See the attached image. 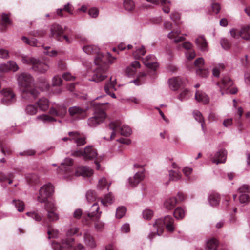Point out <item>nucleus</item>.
<instances>
[{
  "mask_svg": "<svg viewBox=\"0 0 250 250\" xmlns=\"http://www.w3.org/2000/svg\"><path fill=\"white\" fill-rule=\"evenodd\" d=\"M21 40L23 42L30 46H38V42L36 39L34 38H32L31 39H29L25 36H23L21 38Z\"/></svg>",
  "mask_w": 250,
  "mask_h": 250,
  "instance_id": "a19ab883",
  "label": "nucleus"
},
{
  "mask_svg": "<svg viewBox=\"0 0 250 250\" xmlns=\"http://www.w3.org/2000/svg\"><path fill=\"white\" fill-rule=\"evenodd\" d=\"M177 203V199L175 197L169 198L165 201L164 207L167 210H171L175 207Z\"/></svg>",
  "mask_w": 250,
  "mask_h": 250,
  "instance_id": "7c9ffc66",
  "label": "nucleus"
},
{
  "mask_svg": "<svg viewBox=\"0 0 250 250\" xmlns=\"http://www.w3.org/2000/svg\"><path fill=\"white\" fill-rule=\"evenodd\" d=\"M145 53L146 51L143 46H136L135 50L133 52V55L136 59H139Z\"/></svg>",
  "mask_w": 250,
  "mask_h": 250,
  "instance_id": "f704fd0d",
  "label": "nucleus"
},
{
  "mask_svg": "<svg viewBox=\"0 0 250 250\" xmlns=\"http://www.w3.org/2000/svg\"><path fill=\"white\" fill-rule=\"evenodd\" d=\"M36 104L39 109L42 111H45L49 108V102L46 98L42 97L40 98Z\"/></svg>",
  "mask_w": 250,
  "mask_h": 250,
  "instance_id": "5701e85b",
  "label": "nucleus"
},
{
  "mask_svg": "<svg viewBox=\"0 0 250 250\" xmlns=\"http://www.w3.org/2000/svg\"><path fill=\"white\" fill-rule=\"evenodd\" d=\"M47 234L48 235L49 239H50L51 237H56L58 234V231L53 229H48Z\"/></svg>",
  "mask_w": 250,
  "mask_h": 250,
  "instance_id": "0e129e2a",
  "label": "nucleus"
},
{
  "mask_svg": "<svg viewBox=\"0 0 250 250\" xmlns=\"http://www.w3.org/2000/svg\"><path fill=\"white\" fill-rule=\"evenodd\" d=\"M174 215L177 219H182L185 216V210L181 208H177L174 212Z\"/></svg>",
  "mask_w": 250,
  "mask_h": 250,
  "instance_id": "49530a36",
  "label": "nucleus"
},
{
  "mask_svg": "<svg viewBox=\"0 0 250 250\" xmlns=\"http://www.w3.org/2000/svg\"><path fill=\"white\" fill-rule=\"evenodd\" d=\"M144 174L143 172H137L133 177L128 179L129 186L132 188L135 187L140 182L143 180Z\"/></svg>",
  "mask_w": 250,
  "mask_h": 250,
  "instance_id": "a211bd4d",
  "label": "nucleus"
},
{
  "mask_svg": "<svg viewBox=\"0 0 250 250\" xmlns=\"http://www.w3.org/2000/svg\"><path fill=\"white\" fill-rule=\"evenodd\" d=\"M79 231V229L77 227H73L69 229L67 231V234L69 236L76 234Z\"/></svg>",
  "mask_w": 250,
  "mask_h": 250,
  "instance_id": "338daca9",
  "label": "nucleus"
},
{
  "mask_svg": "<svg viewBox=\"0 0 250 250\" xmlns=\"http://www.w3.org/2000/svg\"><path fill=\"white\" fill-rule=\"evenodd\" d=\"M108 130L111 131L109 137H104V139L107 140H112L114 139L117 133L119 132H120L121 135L125 136L129 135L131 132V130L128 125H122L121 123L119 121L111 122L108 125Z\"/></svg>",
  "mask_w": 250,
  "mask_h": 250,
  "instance_id": "7ed1b4c3",
  "label": "nucleus"
},
{
  "mask_svg": "<svg viewBox=\"0 0 250 250\" xmlns=\"http://www.w3.org/2000/svg\"><path fill=\"white\" fill-rule=\"evenodd\" d=\"M54 188L51 184L43 186L40 190L38 201L41 203L45 202L47 198L52 194Z\"/></svg>",
  "mask_w": 250,
  "mask_h": 250,
  "instance_id": "9d476101",
  "label": "nucleus"
},
{
  "mask_svg": "<svg viewBox=\"0 0 250 250\" xmlns=\"http://www.w3.org/2000/svg\"><path fill=\"white\" fill-rule=\"evenodd\" d=\"M86 199L89 203L94 202L96 199L95 192L93 190H88L86 193Z\"/></svg>",
  "mask_w": 250,
  "mask_h": 250,
  "instance_id": "a18cd8bd",
  "label": "nucleus"
},
{
  "mask_svg": "<svg viewBox=\"0 0 250 250\" xmlns=\"http://www.w3.org/2000/svg\"><path fill=\"white\" fill-rule=\"evenodd\" d=\"M106 117V114L105 111L100 107L96 109L94 116L88 119V125L91 127H95L104 122Z\"/></svg>",
  "mask_w": 250,
  "mask_h": 250,
  "instance_id": "0eeeda50",
  "label": "nucleus"
},
{
  "mask_svg": "<svg viewBox=\"0 0 250 250\" xmlns=\"http://www.w3.org/2000/svg\"><path fill=\"white\" fill-rule=\"evenodd\" d=\"M210 161L213 164L218 165L219 164L224 163L226 162L225 157H211Z\"/></svg>",
  "mask_w": 250,
  "mask_h": 250,
  "instance_id": "5fc2aeb1",
  "label": "nucleus"
},
{
  "mask_svg": "<svg viewBox=\"0 0 250 250\" xmlns=\"http://www.w3.org/2000/svg\"><path fill=\"white\" fill-rule=\"evenodd\" d=\"M196 73L199 76L203 78H206L208 75L209 71L208 69L199 68L197 69Z\"/></svg>",
  "mask_w": 250,
  "mask_h": 250,
  "instance_id": "864d4df0",
  "label": "nucleus"
},
{
  "mask_svg": "<svg viewBox=\"0 0 250 250\" xmlns=\"http://www.w3.org/2000/svg\"><path fill=\"white\" fill-rule=\"evenodd\" d=\"M25 111L27 114L33 115L37 113L38 108L35 105L28 104L26 106Z\"/></svg>",
  "mask_w": 250,
  "mask_h": 250,
  "instance_id": "4c0bfd02",
  "label": "nucleus"
},
{
  "mask_svg": "<svg viewBox=\"0 0 250 250\" xmlns=\"http://www.w3.org/2000/svg\"><path fill=\"white\" fill-rule=\"evenodd\" d=\"M36 118L38 120H41L44 123L56 122L57 121L55 118L52 117L46 114H42L41 115H39L37 116Z\"/></svg>",
  "mask_w": 250,
  "mask_h": 250,
  "instance_id": "58836bf2",
  "label": "nucleus"
},
{
  "mask_svg": "<svg viewBox=\"0 0 250 250\" xmlns=\"http://www.w3.org/2000/svg\"><path fill=\"white\" fill-rule=\"evenodd\" d=\"M206 245L208 249L213 250L217 248L218 242L216 239L212 238L208 240Z\"/></svg>",
  "mask_w": 250,
  "mask_h": 250,
  "instance_id": "37998d69",
  "label": "nucleus"
},
{
  "mask_svg": "<svg viewBox=\"0 0 250 250\" xmlns=\"http://www.w3.org/2000/svg\"><path fill=\"white\" fill-rule=\"evenodd\" d=\"M220 43L222 47L225 49H228L230 47V43L229 41L226 39H221Z\"/></svg>",
  "mask_w": 250,
  "mask_h": 250,
  "instance_id": "e2e57ef3",
  "label": "nucleus"
},
{
  "mask_svg": "<svg viewBox=\"0 0 250 250\" xmlns=\"http://www.w3.org/2000/svg\"><path fill=\"white\" fill-rule=\"evenodd\" d=\"M87 109L78 106L70 107L69 109V113L71 117L77 119H83L86 116Z\"/></svg>",
  "mask_w": 250,
  "mask_h": 250,
  "instance_id": "f8f14e48",
  "label": "nucleus"
},
{
  "mask_svg": "<svg viewBox=\"0 0 250 250\" xmlns=\"http://www.w3.org/2000/svg\"><path fill=\"white\" fill-rule=\"evenodd\" d=\"M76 176L82 175L83 177H90L93 174V171L91 168L87 167H78L75 173Z\"/></svg>",
  "mask_w": 250,
  "mask_h": 250,
  "instance_id": "6ab92c4d",
  "label": "nucleus"
},
{
  "mask_svg": "<svg viewBox=\"0 0 250 250\" xmlns=\"http://www.w3.org/2000/svg\"><path fill=\"white\" fill-rule=\"evenodd\" d=\"M87 158L89 159L90 160L93 161L95 164L96 165V169L97 170L100 169V163L101 162V160H100V157H86Z\"/></svg>",
  "mask_w": 250,
  "mask_h": 250,
  "instance_id": "680f3d73",
  "label": "nucleus"
},
{
  "mask_svg": "<svg viewBox=\"0 0 250 250\" xmlns=\"http://www.w3.org/2000/svg\"><path fill=\"white\" fill-rule=\"evenodd\" d=\"M84 239L85 244L90 248H92L96 247V243L93 237L88 231L85 232L84 233Z\"/></svg>",
  "mask_w": 250,
  "mask_h": 250,
  "instance_id": "cd10ccee",
  "label": "nucleus"
},
{
  "mask_svg": "<svg viewBox=\"0 0 250 250\" xmlns=\"http://www.w3.org/2000/svg\"><path fill=\"white\" fill-rule=\"evenodd\" d=\"M191 92L188 89L183 90L179 94L178 99L180 101H184L188 99L191 96Z\"/></svg>",
  "mask_w": 250,
  "mask_h": 250,
  "instance_id": "79ce46f5",
  "label": "nucleus"
},
{
  "mask_svg": "<svg viewBox=\"0 0 250 250\" xmlns=\"http://www.w3.org/2000/svg\"><path fill=\"white\" fill-rule=\"evenodd\" d=\"M111 185V183H108L106 181V179L104 177L101 178L98 182L97 187L99 189H103L106 187L107 188V189H108L109 186Z\"/></svg>",
  "mask_w": 250,
  "mask_h": 250,
  "instance_id": "c9c22d12",
  "label": "nucleus"
},
{
  "mask_svg": "<svg viewBox=\"0 0 250 250\" xmlns=\"http://www.w3.org/2000/svg\"><path fill=\"white\" fill-rule=\"evenodd\" d=\"M12 204L17 208L19 212H21L24 210L25 204L22 201L19 199H14L12 200Z\"/></svg>",
  "mask_w": 250,
  "mask_h": 250,
  "instance_id": "473e14b6",
  "label": "nucleus"
},
{
  "mask_svg": "<svg viewBox=\"0 0 250 250\" xmlns=\"http://www.w3.org/2000/svg\"><path fill=\"white\" fill-rule=\"evenodd\" d=\"M197 46L203 51L207 50V43L205 38L202 36L198 37L196 40Z\"/></svg>",
  "mask_w": 250,
  "mask_h": 250,
  "instance_id": "c85d7f7f",
  "label": "nucleus"
},
{
  "mask_svg": "<svg viewBox=\"0 0 250 250\" xmlns=\"http://www.w3.org/2000/svg\"><path fill=\"white\" fill-rule=\"evenodd\" d=\"M21 60L23 63L32 65L33 70L39 73H44L48 69L47 65L34 58L23 56Z\"/></svg>",
  "mask_w": 250,
  "mask_h": 250,
  "instance_id": "423d86ee",
  "label": "nucleus"
},
{
  "mask_svg": "<svg viewBox=\"0 0 250 250\" xmlns=\"http://www.w3.org/2000/svg\"><path fill=\"white\" fill-rule=\"evenodd\" d=\"M50 32L52 36L56 38L58 40H61L60 36L63 33L64 30L59 24H54L50 27Z\"/></svg>",
  "mask_w": 250,
  "mask_h": 250,
  "instance_id": "aec40b11",
  "label": "nucleus"
},
{
  "mask_svg": "<svg viewBox=\"0 0 250 250\" xmlns=\"http://www.w3.org/2000/svg\"><path fill=\"white\" fill-rule=\"evenodd\" d=\"M144 64L147 67L152 69L155 73L156 69L158 67L156 57L153 55H149L146 57L143 62Z\"/></svg>",
  "mask_w": 250,
  "mask_h": 250,
  "instance_id": "f3484780",
  "label": "nucleus"
},
{
  "mask_svg": "<svg viewBox=\"0 0 250 250\" xmlns=\"http://www.w3.org/2000/svg\"><path fill=\"white\" fill-rule=\"evenodd\" d=\"M116 83V80H115L114 81H111L109 83L106 84L104 86V90L105 92L113 98H116V95L114 93H111L110 91L112 90V89L114 88Z\"/></svg>",
  "mask_w": 250,
  "mask_h": 250,
  "instance_id": "2f4dec72",
  "label": "nucleus"
},
{
  "mask_svg": "<svg viewBox=\"0 0 250 250\" xmlns=\"http://www.w3.org/2000/svg\"><path fill=\"white\" fill-rule=\"evenodd\" d=\"M26 215L34 219L37 221H39L42 219V217L40 215H39L37 213H36V212H27Z\"/></svg>",
  "mask_w": 250,
  "mask_h": 250,
  "instance_id": "13d9d810",
  "label": "nucleus"
},
{
  "mask_svg": "<svg viewBox=\"0 0 250 250\" xmlns=\"http://www.w3.org/2000/svg\"><path fill=\"white\" fill-rule=\"evenodd\" d=\"M76 153L75 156H97L98 155L97 150L92 146H87L83 151H78Z\"/></svg>",
  "mask_w": 250,
  "mask_h": 250,
  "instance_id": "dca6fc26",
  "label": "nucleus"
},
{
  "mask_svg": "<svg viewBox=\"0 0 250 250\" xmlns=\"http://www.w3.org/2000/svg\"><path fill=\"white\" fill-rule=\"evenodd\" d=\"M83 49L88 54H97L94 62L97 67L93 69L89 81L99 82L104 80L107 77L105 72L108 68V64L105 62V57L99 52V48L96 46L86 45Z\"/></svg>",
  "mask_w": 250,
  "mask_h": 250,
  "instance_id": "f257e3e1",
  "label": "nucleus"
},
{
  "mask_svg": "<svg viewBox=\"0 0 250 250\" xmlns=\"http://www.w3.org/2000/svg\"><path fill=\"white\" fill-rule=\"evenodd\" d=\"M224 68V65L223 64H219L214 67L213 69L212 73L213 76L218 77L220 75V72Z\"/></svg>",
  "mask_w": 250,
  "mask_h": 250,
  "instance_id": "8fccbe9b",
  "label": "nucleus"
},
{
  "mask_svg": "<svg viewBox=\"0 0 250 250\" xmlns=\"http://www.w3.org/2000/svg\"><path fill=\"white\" fill-rule=\"evenodd\" d=\"M17 81L21 88L22 98L29 100V95L34 98H36L39 96V91L35 86L34 79L30 74L22 72L18 74Z\"/></svg>",
  "mask_w": 250,
  "mask_h": 250,
  "instance_id": "f03ea898",
  "label": "nucleus"
},
{
  "mask_svg": "<svg viewBox=\"0 0 250 250\" xmlns=\"http://www.w3.org/2000/svg\"><path fill=\"white\" fill-rule=\"evenodd\" d=\"M2 24L0 22V30L3 31L6 29V26L10 23V20L7 15L3 14L1 15Z\"/></svg>",
  "mask_w": 250,
  "mask_h": 250,
  "instance_id": "e433bc0d",
  "label": "nucleus"
},
{
  "mask_svg": "<svg viewBox=\"0 0 250 250\" xmlns=\"http://www.w3.org/2000/svg\"><path fill=\"white\" fill-rule=\"evenodd\" d=\"M72 163V160L70 157H66L64 162L61 163V166L60 168L61 171L59 172V173L64 178L68 179L73 175V171L70 167Z\"/></svg>",
  "mask_w": 250,
  "mask_h": 250,
  "instance_id": "1a4fd4ad",
  "label": "nucleus"
},
{
  "mask_svg": "<svg viewBox=\"0 0 250 250\" xmlns=\"http://www.w3.org/2000/svg\"><path fill=\"white\" fill-rule=\"evenodd\" d=\"M1 103L4 105H9L16 101V98L13 91L10 88H4L0 92Z\"/></svg>",
  "mask_w": 250,
  "mask_h": 250,
  "instance_id": "6e6552de",
  "label": "nucleus"
},
{
  "mask_svg": "<svg viewBox=\"0 0 250 250\" xmlns=\"http://www.w3.org/2000/svg\"><path fill=\"white\" fill-rule=\"evenodd\" d=\"M99 209V207L97 203H94L90 209L89 211L87 213L88 217L91 218L92 217L95 216L96 218H99L101 213L98 212Z\"/></svg>",
  "mask_w": 250,
  "mask_h": 250,
  "instance_id": "b1692460",
  "label": "nucleus"
},
{
  "mask_svg": "<svg viewBox=\"0 0 250 250\" xmlns=\"http://www.w3.org/2000/svg\"><path fill=\"white\" fill-rule=\"evenodd\" d=\"M124 6L125 8L128 11H132L135 8V4L132 0H124Z\"/></svg>",
  "mask_w": 250,
  "mask_h": 250,
  "instance_id": "c03bdc74",
  "label": "nucleus"
},
{
  "mask_svg": "<svg viewBox=\"0 0 250 250\" xmlns=\"http://www.w3.org/2000/svg\"><path fill=\"white\" fill-rule=\"evenodd\" d=\"M45 209L47 212V217L50 221H56L59 219V215L56 212L57 208L54 203L47 202L45 205Z\"/></svg>",
  "mask_w": 250,
  "mask_h": 250,
  "instance_id": "9b49d317",
  "label": "nucleus"
},
{
  "mask_svg": "<svg viewBox=\"0 0 250 250\" xmlns=\"http://www.w3.org/2000/svg\"><path fill=\"white\" fill-rule=\"evenodd\" d=\"M186 55L187 59L190 60L195 57V52L192 50H189L186 52Z\"/></svg>",
  "mask_w": 250,
  "mask_h": 250,
  "instance_id": "774afa93",
  "label": "nucleus"
},
{
  "mask_svg": "<svg viewBox=\"0 0 250 250\" xmlns=\"http://www.w3.org/2000/svg\"><path fill=\"white\" fill-rule=\"evenodd\" d=\"M195 99L199 102L202 103L204 104L209 102L208 96L202 91H197L195 93Z\"/></svg>",
  "mask_w": 250,
  "mask_h": 250,
  "instance_id": "a878e982",
  "label": "nucleus"
},
{
  "mask_svg": "<svg viewBox=\"0 0 250 250\" xmlns=\"http://www.w3.org/2000/svg\"><path fill=\"white\" fill-rule=\"evenodd\" d=\"M54 250H82L84 247L81 244H76L73 238L62 239L61 244L54 242L52 244Z\"/></svg>",
  "mask_w": 250,
  "mask_h": 250,
  "instance_id": "20e7f679",
  "label": "nucleus"
},
{
  "mask_svg": "<svg viewBox=\"0 0 250 250\" xmlns=\"http://www.w3.org/2000/svg\"><path fill=\"white\" fill-rule=\"evenodd\" d=\"M217 84L220 88L221 94L223 95L224 92L223 91L228 90L233 85V83L229 76H224L222 78L221 82L218 83Z\"/></svg>",
  "mask_w": 250,
  "mask_h": 250,
  "instance_id": "2eb2a0df",
  "label": "nucleus"
},
{
  "mask_svg": "<svg viewBox=\"0 0 250 250\" xmlns=\"http://www.w3.org/2000/svg\"><path fill=\"white\" fill-rule=\"evenodd\" d=\"M180 32L179 31H171L168 35V37L170 39H174V42L176 43L185 40V38L182 36H179Z\"/></svg>",
  "mask_w": 250,
  "mask_h": 250,
  "instance_id": "c756f323",
  "label": "nucleus"
},
{
  "mask_svg": "<svg viewBox=\"0 0 250 250\" xmlns=\"http://www.w3.org/2000/svg\"><path fill=\"white\" fill-rule=\"evenodd\" d=\"M88 13L91 17L95 18L98 15L99 11L96 8H92L89 9Z\"/></svg>",
  "mask_w": 250,
  "mask_h": 250,
  "instance_id": "69168bd1",
  "label": "nucleus"
},
{
  "mask_svg": "<svg viewBox=\"0 0 250 250\" xmlns=\"http://www.w3.org/2000/svg\"><path fill=\"white\" fill-rule=\"evenodd\" d=\"M160 3L163 6V11L166 13H168L170 12V8L168 6H167V4H171V2L168 0H161Z\"/></svg>",
  "mask_w": 250,
  "mask_h": 250,
  "instance_id": "3c124183",
  "label": "nucleus"
},
{
  "mask_svg": "<svg viewBox=\"0 0 250 250\" xmlns=\"http://www.w3.org/2000/svg\"><path fill=\"white\" fill-rule=\"evenodd\" d=\"M153 215V211L149 209H145L143 212V216L145 219H150Z\"/></svg>",
  "mask_w": 250,
  "mask_h": 250,
  "instance_id": "603ef678",
  "label": "nucleus"
},
{
  "mask_svg": "<svg viewBox=\"0 0 250 250\" xmlns=\"http://www.w3.org/2000/svg\"><path fill=\"white\" fill-rule=\"evenodd\" d=\"M182 83V81L180 77H174L168 80L169 86L173 91L178 90Z\"/></svg>",
  "mask_w": 250,
  "mask_h": 250,
  "instance_id": "4be33fe9",
  "label": "nucleus"
},
{
  "mask_svg": "<svg viewBox=\"0 0 250 250\" xmlns=\"http://www.w3.org/2000/svg\"><path fill=\"white\" fill-rule=\"evenodd\" d=\"M53 104L54 106L50 108L49 113L53 116L64 117L67 113L66 107L63 105L56 104L55 103Z\"/></svg>",
  "mask_w": 250,
  "mask_h": 250,
  "instance_id": "ddd939ff",
  "label": "nucleus"
},
{
  "mask_svg": "<svg viewBox=\"0 0 250 250\" xmlns=\"http://www.w3.org/2000/svg\"><path fill=\"white\" fill-rule=\"evenodd\" d=\"M113 201L114 198L110 193L105 195L104 198L101 200V202L104 206H106L111 204L113 202Z\"/></svg>",
  "mask_w": 250,
  "mask_h": 250,
  "instance_id": "ea45409f",
  "label": "nucleus"
},
{
  "mask_svg": "<svg viewBox=\"0 0 250 250\" xmlns=\"http://www.w3.org/2000/svg\"><path fill=\"white\" fill-rule=\"evenodd\" d=\"M173 222L172 217L169 215L166 216L163 219H157L154 224V227L157 229V234L160 235L162 234L165 226L168 231H173L174 229Z\"/></svg>",
  "mask_w": 250,
  "mask_h": 250,
  "instance_id": "39448f33",
  "label": "nucleus"
},
{
  "mask_svg": "<svg viewBox=\"0 0 250 250\" xmlns=\"http://www.w3.org/2000/svg\"><path fill=\"white\" fill-rule=\"evenodd\" d=\"M241 195L239 197V200L241 203L246 204L250 200L249 196L246 194L250 192V188L248 185H244L242 186L238 189Z\"/></svg>",
  "mask_w": 250,
  "mask_h": 250,
  "instance_id": "4468645a",
  "label": "nucleus"
},
{
  "mask_svg": "<svg viewBox=\"0 0 250 250\" xmlns=\"http://www.w3.org/2000/svg\"><path fill=\"white\" fill-rule=\"evenodd\" d=\"M62 80L61 77L58 75L55 76L52 79V85L59 86L62 84Z\"/></svg>",
  "mask_w": 250,
  "mask_h": 250,
  "instance_id": "4d7b16f0",
  "label": "nucleus"
},
{
  "mask_svg": "<svg viewBox=\"0 0 250 250\" xmlns=\"http://www.w3.org/2000/svg\"><path fill=\"white\" fill-rule=\"evenodd\" d=\"M140 63L137 61L133 62L130 66H128L125 71L126 74L128 77L134 76L136 73L137 69L140 67Z\"/></svg>",
  "mask_w": 250,
  "mask_h": 250,
  "instance_id": "412c9836",
  "label": "nucleus"
},
{
  "mask_svg": "<svg viewBox=\"0 0 250 250\" xmlns=\"http://www.w3.org/2000/svg\"><path fill=\"white\" fill-rule=\"evenodd\" d=\"M169 179L172 181H177L181 177V175L176 171L173 170H170L169 171Z\"/></svg>",
  "mask_w": 250,
  "mask_h": 250,
  "instance_id": "de8ad7c7",
  "label": "nucleus"
},
{
  "mask_svg": "<svg viewBox=\"0 0 250 250\" xmlns=\"http://www.w3.org/2000/svg\"><path fill=\"white\" fill-rule=\"evenodd\" d=\"M8 64L10 70L13 71L14 72L18 70L19 67L15 62L10 61L8 62Z\"/></svg>",
  "mask_w": 250,
  "mask_h": 250,
  "instance_id": "bf43d9fd",
  "label": "nucleus"
},
{
  "mask_svg": "<svg viewBox=\"0 0 250 250\" xmlns=\"http://www.w3.org/2000/svg\"><path fill=\"white\" fill-rule=\"evenodd\" d=\"M231 36L234 39H239L240 37V30L233 28L230 30Z\"/></svg>",
  "mask_w": 250,
  "mask_h": 250,
  "instance_id": "052dcab7",
  "label": "nucleus"
},
{
  "mask_svg": "<svg viewBox=\"0 0 250 250\" xmlns=\"http://www.w3.org/2000/svg\"><path fill=\"white\" fill-rule=\"evenodd\" d=\"M208 199L211 206H215L219 204L220 197L218 194L212 193L208 196Z\"/></svg>",
  "mask_w": 250,
  "mask_h": 250,
  "instance_id": "72a5a7b5",
  "label": "nucleus"
},
{
  "mask_svg": "<svg viewBox=\"0 0 250 250\" xmlns=\"http://www.w3.org/2000/svg\"><path fill=\"white\" fill-rule=\"evenodd\" d=\"M240 32V37L246 40H250V27L249 25L242 27Z\"/></svg>",
  "mask_w": 250,
  "mask_h": 250,
  "instance_id": "bb28decb",
  "label": "nucleus"
},
{
  "mask_svg": "<svg viewBox=\"0 0 250 250\" xmlns=\"http://www.w3.org/2000/svg\"><path fill=\"white\" fill-rule=\"evenodd\" d=\"M126 209L124 207H120L116 210V216L117 218H121L125 214Z\"/></svg>",
  "mask_w": 250,
  "mask_h": 250,
  "instance_id": "09e8293b",
  "label": "nucleus"
},
{
  "mask_svg": "<svg viewBox=\"0 0 250 250\" xmlns=\"http://www.w3.org/2000/svg\"><path fill=\"white\" fill-rule=\"evenodd\" d=\"M75 142L77 146H81L86 144L85 138L84 137H81L80 134L75 140Z\"/></svg>",
  "mask_w": 250,
  "mask_h": 250,
  "instance_id": "6e6d98bb",
  "label": "nucleus"
},
{
  "mask_svg": "<svg viewBox=\"0 0 250 250\" xmlns=\"http://www.w3.org/2000/svg\"><path fill=\"white\" fill-rule=\"evenodd\" d=\"M194 119L199 123H201L202 129L203 132L206 131V126L203 116L201 113L198 110H195L193 112Z\"/></svg>",
  "mask_w": 250,
  "mask_h": 250,
  "instance_id": "393cba45",
  "label": "nucleus"
}]
</instances>
